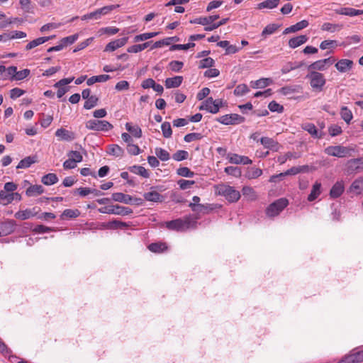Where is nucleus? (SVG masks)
I'll use <instances>...</instances> for the list:
<instances>
[{
  "mask_svg": "<svg viewBox=\"0 0 363 363\" xmlns=\"http://www.w3.org/2000/svg\"><path fill=\"white\" fill-rule=\"evenodd\" d=\"M279 28V26L277 24H269L263 29L261 35L263 38H266L267 35L273 34Z\"/></svg>",
  "mask_w": 363,
  "mask_h": 363,
  "instance_id": "obj_51",
  "label": "nucleus"
},
{
  "mask_svg": "<svg viewBox=\"0 0 363 363\" xmlns=\"http://www.w3.org/2000/svg\"><path fill=\"white\" fill-rule=\"evenodd\" d=\"M159 33L157 32H152V33H142L138 35H135L134 38V42L137 43L139 41H144L147 39L152 38L153 37H155L158 35Z\"/></svg>",
  "mask_w": 363,
  "mask_h": 363,
  "instance_id": "obj_52",
  "label": "nucleus"
},
{
  "mask_svg": "<svg viewBox=\"0 0 363 363\" xmlns=\"http://www.w3.org/2000/svg\"><path fill=\"white\" fill-rule=\"evenodd\" d=\"M345 170L348 174H357L363 171V159H351L345 164Z\"/></svg>",
  "mask_w": 363,
  "mask_h": 363,
  "instance_id": "obj_7",
  "label": "nucleus"
},
{
  "mask_svg": "<svg viewBox=\"0 0 363 363\" xmlns=\"http://www.w3.org/2000/svg\"><path fill=\"white\" fill-rule=\"evenodd\" d=\"M242 195L247 199L253 201L257 199V194L253 188L251 186H244L242 189Z\"/></svg>",
  "mask_w": 363,
  "mask_h": 363,
  "instance_id": "obj_44",
  "label": "nucleus"
},
{
  "mask_svg": "<svg viewBox=\"0 0 363 363\" xmlns=\"http://www.w3.org/2000/svg\"><path fill=\"white\" fill-rule=\"evenodd\" d=\"M259 140L265 148L269 149L274 152H278L281 147L277 140L269 137H262Z\"/></svg>",
  "mask_w": 363,
  "mask_h": 363,
  "instance_id": "obj_14",
  "label": "nucleus"
},
{
  "mask_svg": "<svg viewBox=\"0 0 363 363\" xmlns=\"http://www.w3.org/2000/svg\"><path fill=\"white\" fill-rule=\"evenodd\" d=\"M155 154L157 157L162 161H167L170 157L169 152L166 150L161 147L155 148Z\"/></svg>",
  "mask_w": 363,
  "mask_h": 363,
  "instance_id": "obj_58",
  "label": "nucleus"
},
{
  "mask_svg": "<svg viewBox=\"0 0 363 363\" xmlns=\"http://www.w3.org/2000/svg\"><path fill=\"white\" fill-rule=\"evenodd\" d=\"M303 65V62H289L281 68V72L282 74H287L291 70L300 68Z\"/></svg>",
  "mask_w": 363,
  "mask_h": 363,
  "instance_id": "obj_43",
  "label": "nucleus"
},
{
  "mask_svg": "<svg viewBox=\"0 0 363 363\" xmlns=\"http://www.w3.org/2000/svg\"><path fill=\"white\" fill-rule=\"evenodd\" d=\"M133 213V210L128 207L113 205V213L120 216H128Z\"/></svg>",
  "mask_w": 363,
  "mask_h": 363,
  "instance_id": "obj_40",
  "label": "nucleus"
},
{
  "mask_svg": "<svg viewBox=\"0 0 363 363\" xmlns=\"http://www.w3.org/2000/svg\"><path fill=\"white\" fill-rule=\"evenodd\" d=\"M227 159L230 163L235 164H250L252 162V161L248 157L239 155L235 153L228 154Z\"/></svg>",
  "mask_w": 363,
  "mask_h": 363,
  "instance_id": "obj_13",
  "label": "nucleus"
},
{
  "mask_svg": "<svg viewBox=\"0 0 363 363\" xmlns=\"http://www.w3.org/2000/svg\"><path fill=\"white\" fill-rule=\"evenodd\" d=\"M126 130L134 137L140 138L142 136L141 128L138 125H132L130 123L125 124Z\"/></svg>",
  "mask_w": 363,
  "mask_h": 363,
  "instance_id": "obj_42",
  "label": "nucleus"
},
{
  "mask_svg": "<svg viewBox=\"0 0 363 363\" xmlns=\"http://www.w3.org/2000/svg\"><path fill=\"white\" fill-rule=\"evenodd\" d=\"M99 98L96 95H91L84 104V108L89 110L95 107L99 102Z\"/></svg>",
  "mask_w": 363,
  "mask_h": 363,
  "instance_id": "obj_50",
  "label": "nucleus"
},
{
  "mask_svg": "<svg viewBox=\"0 0 363 363\" xmlns=\"http://www.w3.org/2000/svg\"><path fill=\"white\" fill-rule=\"evenodd\" d=\"M6 40H13L16 38H24L27 36L26 33L21 30H13L9 34L5 33Z\"/></svg>",
  "mask_w": 363,
  "mask_h": 363,
  "instance_id": "obj_54",
  "label": "nucleus"
},
{
  "mask_svg": "<svg viewBox=\"0 0 363 363\" xmlns=\"http://www.w3.org/2000/svg\"><path fill=\"white\" fill-rule=\"evenodd\" d=\"M301 90L302 86L300 85H291L281 88L279 91L284 95H289L294 93H300Z\"/></svg>",
  "mask_w": 363,
  "mask_h": 363,
  "instance_id": "obj_33",
  "label": "nucleus"
},
{
  "mask_svg": "<svg viewBox=\"0 0 363 363\" xmlns=\"http://www.w3.org/2000/svg\"><path fill=\"white\" fill-rule=\"evenodd\" d=\"M219 18L218 15L209 16L206 17H199L194 20H191L190 23L193 24H200L203 26H208L216 20Z\"/></svg>",
  "mask_w": 363,
  "mask_h": 363,
  "instance_id": "obj_22",
  "label": "nucleus"
},
{
  "mask_svg": "<svg viewBox=\"0 0 363 363\" xmlns=\"http://www.w3.org/2000/svg\"><path fill=\"white\" fill-rule=\"evenodd\" d=\"M165 227L170 230L185 231L191 228V219L189 216L177 218L164 223Z\"/></svg>",
  "mask_w": 363,
  "mask_h": 363,
  "instance_id": "obj_2",
  "label": "nucleus"
},
{
  "mask_svg": "<svg viewBox=\"0 0 363 363\" xmlns=\"http://www.w3.org/2000/svg\"><path fill=\"white\" fill-rule=\"evenodd\" d=\"M326 69V66L323 62L322 60H317L308 66V69L312 71H324Z\"/></svg>",
  "mask_w": 363,
  "mask_h": 363,
  "instance_id": "obj_56",
  "label": "nucleus"
},
{
  "mask_svg": "<svg viewBox=\"0 0 363 363\" xmlns=\"http://www.w3.org/2000/svg\"><path fill=\"white\" fill-rule=\"evenodd\" d=\"M302 128L307 131L314 138H320L321 135L318 134V131L313 123H306L302 125Z\"/></svg>",
  "mask_w": 363,
  "mask_h": 363,
  "instance_id": "obj_31",
  "label": "nucleus"
},
{
  "mask_svg": "<svg viewBox=\"0 0 363 363\" xmlns=\"http://www.w3.org/2000/svg\"><path fill=\"white\" fill-rule=\"evenodd\" d=\"M321 194V184L320 182L316 181L315 184L312 186V189L311 193L308 196V201H315Z\"/></svg>",
  "mask_w": 363,
  "mask_h": 363,
  "instance_id": "obj_29",
  "label": "nucleus"
},
{
  "mask_svg": "<svg viewBox=\"0 0 363 363\" xmlns=\"http://www.w3.org/2000/svg\"><path fill=\"white\" fill-rule=\"evenodd\" d=\"M272 82V80L269 78H262L252 82V88H264L268 86L270 83Z\"/></svg>",
  "mask_w": 363,
  "mask_h": 363,
  "instance_id": "obj_55",
  "label": "nucleus"
},
{
  "mask_svg": "<svg viewBox=\"0 0 363 363\" xmlns=\"http://www.w3.org/2000/svg\"><path fill=\"white\" fill-rule=\"evenodd\" d=\"M153 189L154 188L152 187V190L150 191L146 192L143 194L144 199L148 201L162 202L164 199L163 196Z\"/></svg>",
  "mask_w": 363,
  "mask_h": 363,
  "instance_id": "obj_23",
  "label": "nucleus"
},
{
  "mask_svg": "<svg viewBox=\"0 0 363 363\" xmlns=\"http://www.w3.org/2000/svg\"><path fill=\"white\" fill-rule=\"evenodd\" d=\"M192 201L193 203H190L189 206L193 211L205 212L208 210L207 206L199 203L200 201V198L198 196H193Z\"/></svg>",
  "mask_w": 363,
  "mask_h": 363,
  "instance_id": "obj_28",
  "label": "nucleus"
},
{
  "mask_svg": "<svg viewBox=\"0 0 363 363\" xmlns=\"http://www.w3.org/2000/svg\"><path fill=\"white\" fill-rule=\"evenodd\" d=\"M307 78L309 79L310 85L313 91L320 92L323 90L326 83L323 74L317 71H311L307 75Z\"/></svg>",
  "mask_w": 363,
  "mask_h": 363,
  "instance_id": "obj_3",
  "label": "nucleus"
},
{
  "mask_svg": "<svg viewBox=\"0 0 363 363\" xmlns=\"http://www.w3.org/2000/svg\"><path fill=\"white\" fill-rule=\"evenodd\" d=\"M349 191L356 195L363 194V177L355 179L350 186Z\"/></svg>",
  "mask_w": 363,
  "mask_h": 363,
  "instance_id": "obj_24",
  "label": "nucleus"
},
{
  "mask_svg": "<svg viewBox=\"0 0 363 363\" xmlns=\"http://www.w3.org/2000/svg\"><path fill=\"white\" fill-rule=\"evenodd\" d=\"M298 156L296 155L295 153L291 152H287L286 154L283 155H280L277 158V162L280 164H284L288 160H291V158H298Z\"/></svg>",
  "mask_w": 363,
  "mask_h": 363,
  "instance_id": "obj_59",
  "label": "nucleus"
},
{
  "mask_svg": "<svg viewBox=\"0 0 363 363\" xmlns=\"http://www.w3.org/2000/svg\"><path fill=\"white\" fill-rule=\"evenodd\" d=\"M147 247L149 250L155 253H160L167 249V246L164 242L152 243Z\"/></svg>",
  "mask_w": 363,
  "mask_h": 363,
  "instance_id": "obj_41",
  "label": "nucleus"
},
{
  "mask_svg": "<svg viewBox=\"0 0 363 363\" xmlns=\"http://www.w3.org/2000/svg\"><path fill=\"white\" fill-rule=\"evenodd\" d=\"M306 169H308V166L293 167L286 172L280 173L279 176L285 177L287 175H296L301 172H303Z\"/></svg>",
  "mask_w": 363,
  "mask_h": 363,
  "instance_id": "obj_46",
  "label": "nucleus"
},
{
  "mask_svg": "<svg viewBox=\"0 0 363 363\" xmlns=\"http://www.w3.org/2000/svg\"><path fill=\"white\" fill-rule=\"evenodd\" d=\"M183 82V77L182 76H176L174 77L167 78L164 84L166 88H177L179 87Z\"/></svg>",
  "mask_w": 363,
  "mask_h": 363,
  "instance_id": "obj_26",
  "label": "nucleus"
},
{
  "mask_svg": "<svg viewBox=\"0 0 363 363\" xmlns=\"http://www.w3.org/2000/svg\"><path fill=\"white\" fill-rule=\"evenodd\" d=\"M85 127L88 130L104 132L108 131L113 128V125L107 121L96 119L87 121L85 123Z\"/></svg>",
  "mask_w": 363,
  "mask_h": 363,
  "instance_id": "obj_4",
  "label": "nucleus"
},
{
  "mask_svg": "<svg viewBox=\"0 0 363 363\" xmlns=\"http://www.w3.org/2000/svg\"><path fill=\"white\" fill-rule=\"evenodd\" d=\"M220 100H214L212 97L207 98L199 107V110H206L211 113H217L219 111Z\"/></svg>",
  "mask_w": 363,
  "mask_h": 363,
  "instance_id": "obj_8",
  "label": "nucleus"
},
{
  "mask_svg": "<svg viewBox=\"0 0 363 363\" xmlns=\"http://www.w3.org/2000/svg\"><path fill=\"white\" fill-rule=\"evenodd\" d=\"M39 211V208L37 207L26 208L23 211H17L15 213L14 217L18 220H25L35 216L38 213Z\"/></svg>",
  "mask_w": 363,
  "mask_h": 363,
  "instance_id": "obj_12",
  "label": "nucleus"
},
{
  "mask_svg": "<svg viewBox=\"0 0 363 363\" xmlns=\"http://www.w3.org/2000/svg\"><path fill=\"white\" fill-rule=\"evenodd\" d=\"M342 26L339 24L324 23L321 26V30L323 31L334 33L342 29Z\"/></svg>",
  "mask_w": 363,
  "mask_h": 363,
  "instance_id": "obj_45",
  "label": "nucleus"
},
{
  "mask_svg": "<svg viewBox=\"0 0 363 363\" xmlns=\"http://www.w3.org/2000/svg\"><path fill=\"white\" fill-rule=\"evenodd\" d=\"M188 157L189 153L186 150H178L172 155L173 160L178 162L186 160Z\"/></svg>",
  "mask_w": 363,
  "mask_h": 363,
  "instance_id": "obj_63",
  "label": "nucleus"
},
{
  "mask_svg": "<svg viewBox=\"0 0 363 363\" xmlns=\"http://www.w3.org/2000/svg\"><path fill=\"white\" fill-rule=\"evenodd\" d=\"M353 64V61L351 60L342 59L335 65V67L340 72L345 73L352 68Z\"/></svg>",
  "mask_w": 363,
  "mask_h": 363,
  "instance_id": "obj_18",
  "label": "nucleus"
},
{
  "mask_svg": "<svg viewBox=\"0 0 363 363\" xmlns=\"http://www.w3.org/2000/svg\"><path fill=\"white\" fill-rule=\"evenodd\" d=\"M58 182L57 176L54 173H49L44 175L41 179V182L47 186L52 185Z\"/></svg>",
  "mask_w": 363,
  "mask_h": 363,
  "instance_id": "obj_35",
  "label": "nucleus"
},
{
  "mask_svg": "<svg viewBox=\"0 0 363 363\" xmlns=\"http://www.w3.org/2000/svg\"><path fill=\"white\" fill-rule=\"evenodd\" d=\"M108 153L116 157H122L124 151L119 145L114 144L108 147Z\"/></svg>",
  "mask_w": 363,
  "mask_h": 363,
  "instance_id": "obj_48",
  "label": "nucleus"
},
{
  "mask_svg": "<svg viewBox=\"0 0 363 363\" xmlns=\"http://www.w3.org/2000/svg\"><path fill=\"white\" fill-rule=\"evenodd\" d=\"M262 174V170L255 167L247 168L245 177L248 179H255L259 177Z\"/></svg>",
  "mask_w": 363,
  "mask_h": 363,
  "instance_id": "obj_30",
  "label": "nucleus"
},
{
  "mask_svg": "<svg viewBox=\"0 0 363 363\" xmlns=\"http://www.w3.org/2000/svg\"><path fill=\"white\" fill-rule=\"evenodd\" d=\"M129 226L130 223L118 220H113L111 221L104 223L102 224L103 228L111 230L123 229Z\"/></svg>",
  "mask_w": 363,
  "mask_h": 363,
  "instance_id": "obj_19",
  "label": "nucleus"
},
{
  "mask_svg": "<svg viewBox=\"0 0 363 363\" xmlns=\"http://www.w3.org/2000/svg\"><path fill=\"white\" fill-rule=\"evenodd\" d=\"M129 170L135 174H138L144 178H148L150 174L148 171L142 166L134 165L129 168Z\"/></svg>",
  "mask_w": 363,
  "mask_h": 363,
  "instance_id": "obj_39",
  "label": "nucleus"
},
{
  "mask_svg": "<svg viewBox=\"0 0 363 363\" xmlns=\"http://www.w3.org/2000/svg\"><path fill=\"white\" fill-rule=\"evenodd\" d=\"M162 135L165 138H169L172 135V130L169 122H164L161 125Z\"/></svg>",
  "mask_w": 363,
  "mask_h": 363,
  "instance_id": "obj_60",
  "label": "nucleus"
},
{
  "mask_svg": "<svg viewBox=\"0 0 363 363\" xmlns=\"http://www.w3.org/2000/svg\"><path fill=\"white\" fill-rule=\"evenodd\" d=\"M216 193L223 196L230 203L237 202L240 198V193L234 187L227 184H220L216 186Z\"/></svg>",
  "mask_w": 363,
  "mask_h": 363,
  "instance_id": "obj_1",
  "label": "nucleus"
},
{
  "mask_svg": "<svg viewBox=\"0 0 363 363\" xmlns=\"http://www.w3.org/2000/svg\"><path fill=\"white\" fill-rule=\"evenodd\" d=\"M48 38H42V37H40V38H38L36 39H34V40H31L30 42H29L26 45L25 50H30L36 48L37 46H38L40 45H42V44L45 43V42L48 41Z\"/></svg>",
  "mask_w": 363,
  "mask_h": 363,
  "instance_id": "obj_38",
  "label": "nucleus"
},
{
  "mask_svg": "<svg viewBox=\"0 0 363 363\" xmlns=\"http://www.w3.org/2000/svg\"><path fill=\"white\" fill-rule=\"evenodd\" d=\"M280 0H266L257 4L258 9H274L278 6Z\"/></svg>",
  "mask_w": 363,
  "mask_h": 363,
  "instance_id": "obj_37",
  "label": "nucleus"
},
{
  "mask_svg": "<svg viewBox=\"0 0 363 363\" xmlns=\"http://www.w3.org/2000/svg\"><path fill=\"white\" fill-rule=\"evenodd\" d=\"M12 193L0 191V201L4 205H8L13 201Z\"/></svg>",
  "mask_w": 363,
  "mask_h": 363,
  "instance_id": "obj_53",
  "label": "nucleus"
},
{
  "mask_svg": "<svg viewBox=\"0 0 363 363\" xmlns=\"http://www.w3.org/2000/svg\"><path fill=\"white\" fill-rule=\"evenodd\" d=\"M79 38L78 34H74L67 37H65L60 40V44L62 46V48L67 45L73 44Z\"/></svg>",
  "mask_w": 363,
  "mask_h": 363,
  "instance_id": "obj_47",
  "label": "nucleus"
},
{
  "mask_svg": "<svg viewBox=\"0 0 363 363\" xmlns=\"http://www.w3.org/2000/svg\"><path fill=\"white\" fill-rule=\"evenodd\" d=\"M55 135L60 138V140L65 141H72L75 138V135L73 132L62 128L56 130Z\"/></svg>",
  "mask_w": 363,
  "mask_h": 363,
  "instance_id": "obj_21",
  "label": "nucleus"
},
{
  "mask_svg": "<svg viewBox=\"0 0 363 363\" xmlns=\"http://www.w3.org/2000/svg\"><path fill=\"white\" fill-rule=\"evenodd\" d=\"M37 162L35 156H28L21 160L17 165V169H26Z\"/></svg>",
  "mask_w": 363,
  "mask_h": 363,
  "instance_id": "obj_32",
  "label": "nucleus"
},
{
  "mask_svg": "<svg viewBox=\"0 0 363 363\" xmlns=\"http://www.w3.org/2000/svg\"><path fill=\"white\" fill-rule=\"evenodd\" d=\"M111 79V77L108 74H101L98 76H93L89 78L86 81L88 86L93 85L96 82H104Z\"/></svg>",
  "mask_w": 363,
  "mask_h": 363,
  "instance_id": "obj_36",
  "label": "nucleus"
},
{
  "mask_svg": "<svg viewBox=\"0 0 363 363\" xmlns=\"http://www.w3.org/2000/svg\"><path fill=\"white\" fill-rule=\"evenodd\" d=\"M352 151V149L342 145L329 146L325 149V154L337 157H350Z\"/></svg>",
  "mask_w": 363,
  "mask_h": 363,
  "instance_id": "obj_6",
  "label": "nucleus"
},
{
  "mask_svg": "<svg viewBox=\"0 0 363 363\" xmlns=\"http://www.w3.org/2000/svg\"><path fill=\"white\" fill-rule=\"evenodd\" d=\"M341 118L349 124L352 121L353 116L352 111L347 107L343 106L340 111Z\"/></svg>",
  "mask_w": 363,
  "mask_h": 363,
  "instance_id": "obj_49",
  "label": "nucleus"
},
{
  "mask_svg": "<svg viewBox=\"0 0 363 363\" xmlns=\"http://www.w3.org/2000/svg\"><path fill=\"white\" fill-rule=\"evenodd\" d=\"M335 12L337 14L348 16L350 17L363 14V10L355 9L352 7H342L338 9H335Z\"/></svg>",
  "mask_w": 363,
  "mask_h": 363,
  "instance_id": "obj_17",
  "label": "nucleus"
},
{
  "mask_svg": "<svg viewBox=\"0 0 363 363\" xmlns=\"http://www.w3.org/2000/svg\"><path fill=\"white\" fill-rule=\"evenodd\" d=\"M43 191L44 189L41 185H31L26 189V194L28 196H35L42 194Z\"/></svg>",
  "mask_w": 363,
  "mask_h": 363,
  "instance_id": "obj_34",
  "label": "nucleus"
},
{
  "mask_svg": "<svg viewBox=\"0 0 363 363\" xmlns=\"http://www.w3.org/2000/svg\"><path fill=\"white\" fill-rule=\"evenodd\" d=\"M308 24L309 23H308V21L302 20V21L296 23V24L286 28L284 30V34H288L290 33H295V32L299 31V30L308 27Z\"/></svg>",
  "mask_w": 363,
  "mask_h": 363,
  "instance_id": "obj_25",
  "label": "nucleus"
},
{
  "mask_svg": "<svg viewBox=\"0 0 363 363\" xmlns=\"http://www.w3.org/2000/svg\"><path fill=\"white\" fill-rule=\"evenodd\" d=\"M80 215V211L78 209H65L62 214V218H75Z\"/></svg>",
  "mask_w": 363,
  "mask_h": 363,
  "instance_id": "obj_57",
  "label": "nucleus"
},
{
  "mask_svg": "<svg viewBox=\"0 0 363 363\" xmlns=\"http://www.w3.org/2000/svg\"><path fill=\"white\" fill-rule=\"evenodd\" d=\"M15 221L9 220L0 223V237L6 236L14 230Z\"/></svg>",
  "mask_w": 363,
  "mask_h": 363,
  "instance_id": "obj_15",
  "label": "nucleus"
},
{
  "mask_svg": "<svg viewBox=\"0 0 363 363\" xmlns=\"http://www.w3.org/2000/svg\"><path fill=\"white\" fill-rule=\"evenodd\" d=\"M345 191V184L343 181L336 182L330 190V196L332 199L340 197Z\"/></svg>",
  "mask_w": 363,
  "mask_h": 363,
  "instance_id": "obj_16",
  "label": "nucleus"
},
{
  "mask_svg": "<svg viewBox=\"0 0 363 363\" xmlns=\"http://www.w3.org/2000/svg\"><path fill=\"white\" fill-rule=\"evenodd\" d=\"M363 362V350H353L350 354L345 355L338 363H359Z\"/></svg>",
  "mask_w": 363,
  "mask_h": 363,
  "instance_id": "obj_11",
  "label": "nucleus"
},
{
  "mask_svg": "<svg viewBox=\"0 0 363 363\" xmlns=\"http://www.w3.org/2000/svg\"><path fill=\"white\" fill-rule=\"evenodd\" d=\"M214 65V60L211 57L204 58L199 62V68H211Z\"/></svg>",
  "mask_w": 363,
  "mask_h": 363,
  "instance_id": "obj_64",
  "label": "nucleus"
},
{
  "mask_svg": "<svg viewBox=\"0 0 363 363\" xmlns=\"http://www.w3.org/2000/svg\"><path fill=\"white\" fill-rule=\"evenodd\" d=\"M249 88L245 84L238 85L233 91L235 96H242L249 91Z\"/></svg>",
  "mask_w": 363,
  "mask_h": 363,
  "instance_id": "obj_62",
  "label": "nucleus"
},
{
  "mask_svg": "<svg viewBox=\"0 0 363 363\" xmlns=\"http://www.w3.org/2000/svg\"><path fill=\"white\" fill-rule=\"evenodd\" d=\"M218 121L224 125H237L243 123L245 118L236 113H231L220 116Z\"/></svg>",
  "mask_w": 363,
  "mask_h": 363,
  "instance_id": "obj_10",
  "label": "nucleus"
},
{
  "mask_svg": "<svg viewBox=\"0 0 363 363\" xmlns=\"http://www.w3.org/2000/svg\"><path fill=\"white\" fill-rule=\"evenodd\" d=\"M119 7V5H110V6H106L102 8L98 9V11L99 13L100 18L102 16L107 15L110 13L112 11Z\"/></svg>",
  "mask_w": 363,
  "mask_h": 363,
  "instance_id": "obj_61",
  "label": "nucleus"
},
{
  "mask_svg": "<svg viewBox=\"0 0 363 363\" xmlns=\"http://www.w3.org/2000/svg\"><path fill=\"white\" fill-rule=\"evenodd\" d=\"M128 38L124 37L120 39H117L108 43L106 48L105 51H114L116 49L124 46L128 42Z\"/></svg>",
  "mask_w": 363,
  "mask_h": 363,
  "instance_id": "obj_20",
  "label": "nucleus"
},
{
  "mask_svg": "<svg viewBox=\"0 0 363 363\" xmlns=\"http://www.w3.org/2000/svg\"><path fill=\"white\" fill-rule=\"evenodd\" d=\"M289 204V201L285 198L276 200L271 203L266 210V213L269 217L278 216Z\"/></svg>",
  "mask_w": 363,
  "mask_h": 363,
  "instance_id": "obj_5",
  "label": "nucleus"
},
{
  "mask_svg": "<svg viewBox=\"0 0 363 363\" xmlns=\"http://www.w3.org/2000/svg\"><path fill=\"white\" fill-rule=\"evenodd\" d=\"M112 199L115 201L124 203L125 204L135 203L141 204L142 199L139 198H133L130 195L121 192H116L112 194Z\"/></svg>",
  "mask_w": 363,
  "mask_h": 363,
  "instance_id": "obj_9",
  "label": "nucleus"
},
{
  "mask_svg": "<svg viewBox=\"0 0 363 363\" xmlns=\"http://www.w3.org/2000/svg\"><path fill=\"white\" fill-rule=\"evenodd\" d=\"M308 38L306 35H298L291 38L289 40V46L291 48H296L307 42Z\"/></svg>",
  "mask_w": 363,
  "mask_h": 363,
  "instance_id": "obj_27",
  "label": "nucleus"
}]
</instances>
